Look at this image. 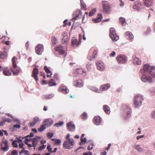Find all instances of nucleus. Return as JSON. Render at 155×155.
Instances as JSON below:
<instances>
[{
  "label": "nucleus",
  "mask_w": 155,
  "mask_h": 155,
  "mask_svg": "<svg viewBox=\"0 0 155 155\" xmlns=\"http://www.w3.org/2000/svg\"><path fill=\"white\" fill-rule=\"evenodd\" d=\"M103 108L106 114H109L110 113V108L108 105H104L103 106Z\"/></svg>",
  "instance_id": "cd10ccee"
},
{
  "label": "nucleus",
  "mask_w": 155,
  "mask_h": 155,
  "mask_svg": "<svg viewBox=\"0 0 155 155\" xmlns=\"http://www.w3.org/2000/svg\"><path fill=\"white\" fill-rule=\"evenodd\" d=\"M94 122L97 125L100 124L101 122V117L98 116L95 117L94 118Z\"/></svg>",
  "instance_id": "a878e982"
},
{
  "label": "nucleus",
  "mask_w": 155,
  "mask_h": 155,
  "mask_svg": "<svg viewBox=\"0 0 155 155\" xmlns=\"http://www.w3.org/2000/svg\"><path fill=\"white\" fill-rule=\"evenodd\" d=\"M82 15V12H81L78 10L75 12L73 14V19L76 20L78 18H80L81 17Z\"/></svg>",
  "instance_id": "9b49d317"
},
{
  "label": "nucleus",
  "mask_w": 155,
  "mask_h": 155,
  "mask_svg": "<svg viewBox=\"0 0 155 155\" xmlns=\"http://www.w3.org/2000/svg\"><path fill=\"white\" fill-rule=\"evenodd\" d=\"M10 69L14 75H17L21 71V68L19 67H17V66L16 68H11Z\"/></svg>",
  "instance_id": "f3484780"
},
{
  "label": "nucleus",
  "mask_w": 155,
  "mask_h": 155,
  "mask_svg": "<svg viewBox=\"0 0 155 155\" xmlns=\"http://www.w3.org/2000/svg\"><path fill=\"white\" fill-rule=\"evenodd\" d=\"M40 120L39 118L38 117H35L33 119L31 122H30L29 123V125L30 127H32L35 125L39 122Z\"/></svg>",
  "instance_id": "a211bd4d"
},
{
  "label": "nucleus",
  "mask_w": 155,
  "mask_h": 155,
  "mask_svg": "<svg viewBox=\"0 0 155 155\" xmlns=\"http://www.w3.org/2000/svg\"><path fill=\"white\" fill-rule=\"evenodd\" d=\"M14 128H19L20 127V125L19 124H15L13 125Z\"/></svg>",
  "instance_id": "e2e57ef3"
},
{
  "label": "nucleus",
  "mask_w": 155,
  "mask_h": 155,
  "mask_svg": "<svg viewBox=\"0 0 155 155\" xmlns=\"http://www.w3.org/2000/svg\"><path fill=\"white\" fill-rule=\"evenodd\" d=\"M103 11L105 12L109 13L110 11V6L109 2L107 1H103L102 2Z\"/></svg>",
  "instance_id": "20e7f679"
},
{
  "label": "nucleus",
  "mask_w": 155,
  "mask_h": 155,
  "mask_svg": "<svg viewBox=\"0 0 155 155\" xmlns=\"http://www.w3.org/2000/svg\"><path fill=\"white\" fill-rule=\"evenodd\" d=\"M145 5L147 7H149L151 6L153 4V0H143Z\"/></svg>",
  "instance_id": "aec40b11"
},
{
  "label": "nucleus",
  "mask_w": 155,
  "mask_h": 155,
  "mask_svg": "<svg viewBox=\"0 0 155 155\" xmlns=\"http://www.w3.org/2000/svg\"><path fill=\"white\" fill-rule=\"evenodd\" d=\"M67 127L68 130L70 131H74L75 129L74 125L71 122L67 123Z\"/></svg>",
  "instance_id": "dca6fc26"
},
{
  "label": "nucleus",
  "mask_w": 155,
  "mask_h": 155,
  "mask_svg": "<svg viewBox=\"0 0 155 155\" xmlns=\"http://www.w3.org/2000/svg\"><path fill=\"white\" fill-rule=\"evenodd\" d=\"M74 143V140L70 139L68 140L65 141L63 143L64 147L65 149H69L72 148Z\"/></svg>",
  "instance_id": "f257e3e1"
},
{
  "label": "nucleus",
  "mask_w": 155,
  "mask_h": 155,
  "mask_svg": "<svg viewBox=\"0 0 155 155\" xmlns=\"http://www.w3.org/2000/svg\"><path fill=\"white\" fill-rule=\"evenodd\" d=\"M7 54L6 52H0V58L2 59H4L6 56Z\"/></svg>",
  "instance_id": "c9c22d12"
},
{
  "label": "nucleus",
  "mask_w": 155,
  "mask_h": 155,
  "mask_svg": "<svg viewBox=\"0 0 155 155\" xmlns=\"http://www.w3.org/2000/svg\"><path fill=\"white\" fill-rule=\"evenodd\" d=\"M25 148H23V149L19 153V154L20 155L21 154L23 153H25V152H27V151L25 150Z\"/></svg>",
  "instance_id": "0e129e2a"
},
{
  "label": "nucleus",
  "mask_w": 155,
  "mask_h": 155,
  "mask_svg": "<svg viewBox=\"0 0 155 155\" xmlns=\"http://www.w3.org/2000/svg\"><path fill=\"white\" fill-rule=\"evenodd\" d=\"M142 7L141 3L138 1L134 2L133 6V8L137 10H139L141 9Z\"/></svg>",
  "instance_id": "9d476101"
},
{
  "label": "nucleus",
  "mask_w": 155,
  "mask_h": 155,
  "mask_svg": "<svg viewBox=\"0 0 155 155\" xmlns=\"http://www.w3.org/2000/svg\"><path fill=\"white\" fill-rule=\"evenodd\" d=\"M151 76L155 78V73L152 74H151L150 75L147 76H146L145 75H143L141 77L142 80L144 82L148 81L149 83H151L152 82V78Z\"/></svg>",
  "instance_id": "39448f33"
},
{
  "label": "nucleus",
  "mask_w": 155,
  "mask_h": 155,
  "mask_svg": "<svg viewBox=\"0 0 155 155\" xmlns=\"http://www.w3.org/2000/svg\"><path fill=\"white\" fill-rule=\"evenodd\" d=\"M98 16L96 18H93L92 19L93 22L95 23H97L100 22L101 20L103 18L102 14L101 13H99L98 14Z\"/></svg>",
  "instance_id": "4be33fe9"
},
{
  "label": "nucleus",
  "mask_w": 155,
  "mask_h": 155,
  "mask_svg": "<svg viewBox=\"0 0 155 155\" xmlns=\"http://www.w3.org/2000/svg\"><path fill=\"white\" fill-rule=\"evenodd\" d=\"M54 78L57 81L59 80V76L58 74L57 73H55L54 74Z\"/></svg>",
  "instance_id": "5fc2aeb1"
},
{
  "label": "nucleus",
  "mask_w": 155,
  "mask_h": 155,
  "mask_svg": "<svg viewBox=\"0 0 155 155\" xmlns=\"http://www.w3.org/2000/svg\"><path fill=\"white\" fill-rule=\"evenodd\" d=\"M53 96V95L52 94H50L48 95H46L45 96V98L46 99H49L52 97Z\"/></svg>",
  "instance_id": "13d9d810"
},
{
  "label": "nucleus",
  "mask_w": 155,
  "mask_h": 155,
  "mask_svg": "<svg viewBox=\"0 0 155 155\" xmlns=\"http://www.w3.org/2000/svg\"><path fill=\"white\" fill-rule=\"evenodd\" d=\"M44 124L45 125L49 126L53 124V121L51 119H47L44 121Z\"/></svg>",
  "instance_id": "b1692460"
},
{
  "label": "nucleus",
  "mask_w": 155,
  "mask_h": 155,
  "mask_svg": "<svg viewBox=\"0 0 155 155\" xmlns=\"http://www.w3.org/2000/svg\"><path fill=\"white\" fill-rule=\"evenodd\" d=\"M24 145V144L23 143H21L19 144V146L20 148H24L23 146Z\"/></svg>",
  "instance_id": "338daca9"
},
{
  "label": "nucleus",
  "mask_w": 155,
  "mask_h": 155,
  "mask_svg": "<svg viewBox=\"0 0 155 155\" xmlns=\"http://www.w3.org/2000/svg\"><path fill=\"white\" fill-rule=\"evenodd\" d=\"M47 149L48 150V152H51V151L52 150V148L51 147V146L50 145H48L47 147Z\"/></svg>",
  "instance_id": "680f3d73"
},
{
  "label": "nucleus",
  "mask_w": 155,
  "mask_h": 155,
  "mask_svg": "<svg viewBox=\"0 0 155 155\" xmlns=\"http://www.w3.org/2000/svg\"><path fill=\"white\" fill-rule=\"evenodd\" d=\"M0 149L3 152L7 151L9 149L8 142L6 140H3L1 143Z\"/></svg>",
  "instance_id": "423d86ee"
},
{
  "label": "nucleus",
  "mask_w": 155,
  "mask_h": 155,
  "mask_svg": "<svg viewBox=\"0 0 155 155\" xmlns=\"http://www.w3.org/2000/svg\"><path fill=\"white\" fill-rule=\"evenodd\" d=\"M81 6L82 8L84 10H86V5H85V4L81 0Z\"/></svg>",
  "instance_id": "c03bdc74"
},
{
  "label": "nucleus",
  "mask_w": 155,
  "mask_h": 155,
  "mask_svg": "<svg viewBox=\"0 0 155 155\" xmlns=\"http://www.w3.org/2000/svg\"><path fill=\"white\" fill-rule=\"evenodd\" d=\"M110 36L111 35H114V34H116L115 29L114 28H111L110 29Z\"/></svg>",
  "instance_id": "79ce46f5"
},
{
  "label": "nucleus",
  "mask_w": 155,
  "mask_h": 155,
  "mask_svg": "<svg viewBox=\"0 0 155 155\" xmlns=\"http://www.w3.org/2000/svg\"><path fill=\"white\" fill-rule=\"evenodd\" d=\"M17 58L15 57L14 56L13 57L12 59V61L13 64V68H16L17 65L16 64V61L17 60Z\"/></svg>",
  "instance_id": "72a5a7b5"
},
{
  "label": "nucleus",
  "mask_w": 155,
  "mask_h": 155,
  "mask_svg": "<svg viewBox=\"0 0 155 155\" xmlns=\"http://www.w3.org/2000/svg\"><path fill=\"white\" fill-rule=\"evenodd\" d=\"M81 118L83 119H85L87 117V114L85 112H84L81 115Z\"/></svg>",
  "instance_id": "3c124183"
},
{
  "label": "nucleus",
  "mask_w": 155,
  "mask_h": 155,
  "mask_svg": "<svg viewBox=\"0 0 155 155\" xmlns=\"http://www.w3.org/2000/svg\"><path fill=\"white\" fill-rule=\"evenodd\" d=\"M97 51L96 50H95L93 52L92 54V58L94 59L96 58V57L97 56Z\"/></svg>",
  "instance_id": "49530a36"
},
{
  "label": "nucleus",
  "mask_w": 155,
  "mask_h": 155,
  "mask_svg": "<svg viewBox=\"0 0 155 155\" xmlns=\"http://www.w3.org/2000/svg\"><path fill=\"white\" fill-rule=\"evenodd\" d=\"M143 100L142 97L141 95H136L134 100V104L137 107L141 105L142 101Z\"/></svg>",
  "instance_id": "f03ea898"
},
{
  "label": "nucleus",
  "mask_w": 155,
  "mask_h": 155,
  "mask_svg": "<svg viewBox=\"0 0 155 155\" xmlns=\"http://www.w3.org/2000/svg\"><path fill=\"white\" fill-rule=\"evenodd\" d=\"M55 50L58 52L59 54L63 55L65 53V51L64 50L63 47L61 45L56 46L55 48Z\"/></svg>",
  "instance_id": "ddd939ff"
},
{
  "label": "nucleus",
  "mask_w": 155,
  "mask_h": 155,
  "mask_svg": "<svg viewBox=\"0 0 155 155\" xmlns=\"http://www.w3.org/2000/svg\"><path fill=\"white\" fill-rule=\"evenodd\" d=\"M110 37L111 38H112V40L114 41H117L119 39L118 36L116 34H114V35H111Z\"/></svg>",
  "instance_id": "7c9ffc66"
},
{
  "label": "nucleus",
  "mask_w": 155,
  "mask_h": 155,
  "mask_svg": "<svg viewBox=\"0 0 155 155\" xmlns=\"http://www.w3.org/2000/svg\"><path fill=\"white\" fill-rule=\"evenodd\" d=\"M77 72L79 74H82L83 73L84 71L82 69L80 68L77 69Z\"/></svg>",
  "instance_id": "864d4df0"
},
{
  "label": "nucleus",
  "mask_w": 155,
  "mask_h": 155,
  "mask_svg": "<svg viewBox=\"0 0 155 155\" xmlns=\"http://www.w3.org/2000/svg\"><path fill=\"white\" fill-rule=\"evenodd\" d=\"M41 138L40 137L36 136L33 139H32L31 141L32 142V147H34V149H35V147L38 144V142L41 139Z\"/></svg>",
  "instance_id": "6e6552de"
},
{
  "label": "nucleus",
  "mask_w": 155,
  "mask_h": 155,
  "mask_svg": "<svg viewBox=\"0 0 155 155\" xmlns=\"http://www.w3.org/2000/svg\"><path fill=\"white\" fill-rule=\"evenodd\" d=\"M151 31V29L150 28H147V31L145 32V34L146 35H147Z\"/></svg>",
  "instance_id": "052dcab7"
},
{
  "label": "nucleus",
  "mask_w": 155,
  "mask_h": 155,
  "mask_svg": "<svg viewBox=\"0 0 155 155\" xmlns=\"http://www.w3.org/2000/svg\"><path fill=\"white\" fill-rule=\"evenodd\" d=\"M3 74L5 76H9L11 75V72L7 68H5L3 71Z\"/></svg>",
  "instance_id": "c756f323"
},
{
  "label": "nucleus",
  "mask_w": 155,
  "mask_h": 155,
  "mask_svg": "<svg viewBox=\"0 0 155 155\" xmlns=\"http://www.w3.org/2000/svg\"><path fill=\"white\" fill-rule=\"evenodd\" d=\"M48 84L50 86H54L56 85V83L54 82L53 79H50L48 81Z\"/></svg>",
  "instance_id": "2f4dec72"
},
{
  "label": "nucleus",
  "mask_w": 155,
  "mask_h": 155,
  "mask_svg": "<svg viewBox=\"0 0 155 155\" xmlns=\"http://www.w3.org/2000/svg\"><path fill=\"white\" fill-rule=\"evenodd\" d=\"M51 40L52 44L53 45H55L57 43V39L55 37H52L51 38Z\"/></svg>",
  "instance_id": "58836bf2"
},
{
  "label": "nucleus",
  "mask_w": 155,
  "mask_h": 155,
  "mask_svg": "<svg viewBox=\"0 0 155 155\" xmlns=\"http://www.w3.org/2000/svg\"><path fill=\"white\" fill-rule=\"evenodd\" d=\"M53 135V134L52 133H48L47 134V136L48 138H51Z\"/></svg>",
  "instance_id": "6e6d98bb"
},
{
  "label": "nucleus",
  "mask_w": 155,
  "mask_h": 155,
  "mask_svg": "<svg viewBox=\"0 0 155 155\" xmlns=\"http://www.w3.org/2000/svg\"><path fill=\"white\" fill-rule=\"evenodd\" d=\"M45 125H41L40 127L38 129V131L40 132L43 131L45 129H46Z\"/></svg>",
  "instance_id": "ea45409f"
},
{
  "label": "nucleus",
  "mask_w": 155,
  "mask_h": 155,
  "mask_svg": "<svg viewBox=\"0 0 155 155\" xmlns=\"http://www.w3.org/2000/svg\"><path fill=\"white\" fill-rule=\"evenodd\" d=\"M51 140L53 141H54L55 144L59 145L61 142V140L59 139H52Z\"/></svg>",
  "instance_id": "37998d69"
},
{
  "label": "nucleus",
  "mask_w": 155,
  "mask_h": 155,
  "mask_svg": "<svg viewBox=\"0 0 155 155\" xmlns=\"http://www.w3.org/2000/svg\"><path fill=\"white\" fill-rule=\"evenodd\" d=\"M24 137H19L18 138H16V141L18 142H21L22 141Z\"/></svg>",
  "instance_id": "09e8293b"
},
{
  "label": "nucleus",
  "mask_w": 155,
  "mask_h": 155,
  "mask_svg": "<svg viewBox=\"0 0 155 155\" xmlns=\"http://www.w3.org/2000/svg\"><path fill=\"white\" fill-rule=\"evenodd\" d=\"M18 154L17 151L16 150H13L12 151L11 154L9 155H18Z\"/></svg>",
  "instance_id": "8fccbe9b"
},
{
  "label": "nucleus",
  "mask_w": 155,
  "mask_h": 155,
  "mask_svg": "<svg viewBox=\"0 0 155 155\" xmlns=\"http://www.w3.org/2000/svg\"><path fill=\"white\" fill-rule=\"evenodd\" d=\"M96 65L98 70L102 71L104 69V66L103 62L100 61H98L96 63Z\"/></svg>",
  "instance_id": "2eb2a0df"
},
{
  "label": "nucleus",
  "mask_w": 155,
  "mask_h": 155,
  "mask_svg": "<svg viewBox=\"0 0 155 155\" xmlns=\"http://www.w3.org/2000/svg\"><path fill=\"white\" fill-rule=\"evenodd\" d=\"M155 68V67L153 66H150L148 64H145L143 66L144 70L147 72H151Z\"/></svg>",
  "instance_id": "f8f14e48"
},
{
  "label": "nucleus",
  "mask_w": 155,
  "mask_h": 155,
  "mask_svg": "<svg viewBox=\"0 0 155 155\" xmlns=\"http://www.w3.org/2000/svg\"><path fill=\"white\" fill-rule=\"evenodd\" d=\"M119 21L121 23L123 26H124L126 24L125 19L122 17H120L119 18Z\"/></svg>",
  "instance_id": "473e14b6"
},
{
  "label": "nucleus",
  "mask_w": 155,
  "mask_h": 155,
  "mask_svg": "<svg viewBox=\"0 0 155 155\" xmlns=\"http://www.w3.org/2000/svg\"><path fill=\"white\" fill-rule=\"evenodd\" d=\"M81 142H79V144L80 145H81L84 144L87 141V140L86 137H84L82 139H81Z\"/></svg>",
  "instance_id": "a19ab883"
},
{
  "label": "nucleus",
  "mask_w": 155,
  "mask_h": 155,
  "mask_svg": "<svg viewBox=\"0 0 155 155\" xmlns=\"http://www.w3.org/2000/svg\"><path fill=\"white\" fill-rule=\"evenodd\" d=\"M46 145H43L42 146H40L38 148V150L41 151L43 149H45L46 147Z\"/></svg>",
  "instance_id": "4d7b16f0"
},
{
  "label": "nucleus",
  "mask_w": 155,
  "mask_h": 155,
  "mask_svg": "<svg viewBox=\"0 0 155 155\" xmlns=\"http://www.w3.org/2000/svg\"><path fill=\"white\" fill-rule=\"evenodd\" d=\"M72 44L73 45H76V46H78L79 44L76 39L74 37H73L72 38Z\"/></svg>",
  "instance_id": "e433bc0d"
},
{
  "label": "nucleus",
  "mask_w": 155,
  "mask_h": 155,
  "mask_svg": "<svg viewBox=\"0 0 155 155\" xmlns=\"http://www.w3.org/2000/svg\"><path fill=\"white\" fill-rule=\"evenodd\" d=\"M40 75L41 76H42L43 77V78L45 79V74L44 72H40Z\"/></svg>",
  "instance_id": "69168bd1"
},
{
  "label": "nucleus",
  "mask_w": 155,
  "mask_h": 155,
  "mask_svg": "<svg viewBox=\"0 0 155 155\" xmlns=\"http://www.w3.org/2000/svg\"><path fill=\"white\" fill-rule=\"evenodd\" d=\"M43 50V46L42 45L38 44L36 47V52L38 54H41Z\"/></svg>",
  "instance_id": "4468645a"
},
{
  "label": "nucleus",
  "mask_w": 155,
  "mask_h": 155,
  "mask_svg": "<svg viewBox=\"0 0 155 155\" xmlns=\"http://www.w3.org/2000/svg\"><path fill=\"white\" fill-rule=\"evenodd\" d=\"M39 71L38 69L37 68H34L33 70L31 76L36 82L38 81L39 80V78L37 75Z\"/></svg>",
  "instance_id": "0eeeda50"
},
{
  "label": "nucleus",
  "mask_w": 155,
  "mask_h": 155,
  "mask_svg": "<svg viewBox=\"0 0 155 155\" xmlns=\"http://www.w3.org/2000/svg\"><path fill=\"white\" fill-rule=\"evenodd\" d=\"M63 124V122L62 121H60L58 123H56L54 124V126L55 127H59L62 125Z\"/></svg>",
  "instance_id": "de8ad7c7"
},
{
  "label": "nucleus",
  "mask_w": 155,
  "mask_h": 155,
  "mask_svg": "<svg viewBox=\"0 0 155 155\" xmlns=\"http://www.w3.org/2000/svg\"><path fill=\"white\" fill-rule=\"evenodd\" d=\"M58 90L59 91L61 92L64 94H67L69 91V90L66 87L64 86H61L59 87Z\"/></svg>",
  "instance_id": "6ab92c4d"
},
{
  "label": "nucleus",
  "mask_w": 155,
  "mask_h": 155,
  "mask_svg": "<svg viewBox=\"0 0 155 155\" xmlns=\"http://www.w3.org/2000/svg\"><path fill=\"white\" fill-rule=\"evenodd\" d=\"M61 43L63 44H65L69 41L68 38V34L65 32H63L62 34Z\"/></svg>",
  "instance_id": "1a4fd4ad"
},
{
  "label": "nucleus",
  "mask_w": 155,
  "mask_h": 155,
  "mask_svg": "<svg viewBox=\"0 0 155 155\" xmlns=\"http://www.w3.org/2000/svg\"><path fill=\"white\" fill-rule=\"evenodd\" d=\"M44 69L47 73V77L48 78L50 77L52 74V73L51 71L49 70L48 67L46 66H45L44 68Z\"/></svg>",
  "instance_id": "bb28decb"
},
{
  "label": "nucleus",
  "mask_w": 155,
  "mask_h": 155,
  "mask_svg": "<svg viewBox=\"0 0 155 155\" xmlns=\"http://www.w3.org/2000/svg\"><path fill=\"white\" fill-rule=\"evenodd\" d=\"M96 11V8H93L90 11V12L89 13V16H93L95 13Z\"/></svg>",
  "instance_id": "f704fd0d"
},
{
  "label": "nucleus",
  "mask_w": 155,
  "mask_h": 155,
  "mask_svg": "<svg viewBox=\"0 0 155 155\" xmlns=\"http://www.w3.org/2000/svg\"><path fill=\"white\" fill-rule=\"evenodd\" d=\"M110 85L109 84L107 83L101 86L100 90L101 91H106L110 87Z\"/></svg>",
  "instance_id": "393cba45"
},
{
  "label": "nucleus",
  "mask_w": 155,
  "mask_h": 155,
  "mask_svg": "<svg viewBox=\"0 0 155 155\" xmlns=\"http://www.w3.org/2000/svg\"><path fill=\"white\" fill-rule=\"evenodd\" d=\"M116 59L117 63L119 64H124L127 61V57L123 54L118 55Z\"/></svg>",
  "instance_id": "7ed1b4c3"
},
{
  "label": "nucleus",
  "mask_w": 155,
  "mask_h": 155,
  "mask_svg": "<svg viewBox=\"0 0 155 155\" xmlns=\"http://www.w3.org/2000/svg\"><path fill=\"white\" fill-rule=\"evenodd\" d=\"M17 141L16 140H14L12 143V145H13V147H18V145L17 143Z\"/></svg>",
  "instance_id": "603ef678"
},
{
  "label": "nucleus",
  "mask_w": 155,
  "mask_h": 155,
  "mask_svg": "<svg viewBox=\"0 0 155 155\" xmlns=\"http://www.w3.org/2000/svg\"><path fill=\"white\" fill-rule=\"evenodd\" d=\"M134 148L136 150L139 152H141L142 150V148L140 147L139 145H135Z\"/></svg>",
  "instance_id": "a18cd8bd"
},
{
  "label": "nucleus",
  "mask_w": 155,
  "mask_h": 155,
  "mask_svg": "<svg viewBox=\"0 0 155 155\" xmlns=\"http://www.w3.org/2000/svg\"><path fill=\"white\" fill-rule=\"evenodd\" d=\"M89 88L92 91L96 92H99V90L98 88L94 86H90Z\"/></svg>",
  "instance_id": "4c0bfd02"
},
{
  "label": "nucleus",
  "mask_w": 155,
  "mask_h": 155,
  "mask_svg": "<svg viewBox=\"0 0 155 155\" xmlns=\"http://www.w3.org/2000/svg\"><path fill=\"white\" fill-rule=\"evenodd\" d=\"M74 84L76 87H81L83 86V83L81 80H79L74 81Z\"/></svg>",
  "instance_id": "412c9836"
},
{
  "label": "nucleus",
  "mask_w": 155,
  "mask_h": 155,
  "mask_svg": "<svg viewBox=\"0 0 155 155\" xmlns=\"http://www.w3.org/2000/svg\"><path fill=\"white\" fill-rule=\"evenodd\" d=\"M91 66V64L90 63H88L86 65V68L88 71L90 70Z\"/></svg>",
  "instance_id": "bf43d9fd"
},
{
  "label": "nucleus",
  "mask_w": 155,
  "mask_h": 155,
  "mask_svg": "<svg viewBox=\"0 0 155 155\" xmlns=\"http://www.w3.org/2000/svg\"><path fill=\"white\" fill-rule=\"evenodd\" d=\"M116 53L114 51H113L110 54V56L111 57H114Z\"/></svg>",
  "instance_id": "774afa93"
},
{
  "label": "nucleus",
  "mask_w": 155,
  "mask_h": 155,
  "mask_svg": "<svg viewBox=\"0 0 155 155\" xmlns=\"http://www.w3.org/2000/svg\"><path fill=\"white\" fill-rule=\"evenodd\" d=\"M125 35L126 37H128L130 40H132L134 38V36L132 33L130 31H127L125 33Z\"/></svg>",
  "instance_id": "c85d7f7f"
},
{
  "label": "nucleus",
  "mask_w": 155,
  "mask_h": 155,
  "mask_svg": "<svg viewBox=\"0 0 155 155\" xmlns=\"http://www.w3.org/2000/svg\"><path fill=\"white\" fill-rule=\"evenodd\" d=\"M133 63L134 64L139 65L141 63V61L139 59L136 57L135 56H133Z\"/></svg>",
  "instance_id": "5701e85b"
}]
</instances>
